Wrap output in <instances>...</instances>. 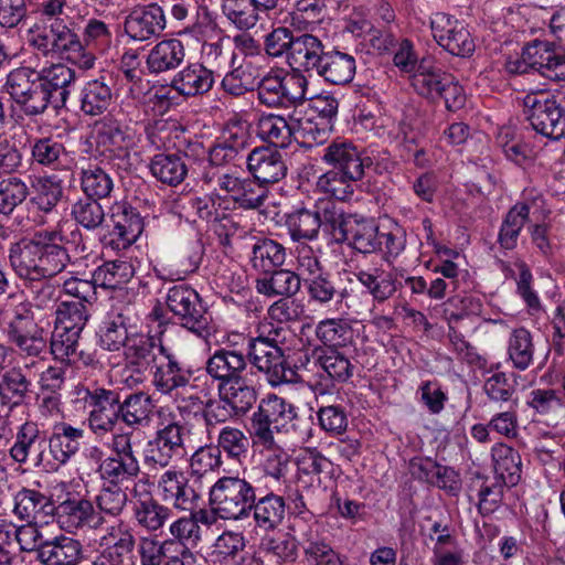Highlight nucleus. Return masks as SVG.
I'll list each match as a JSON object with an SVG mask.
<instances>
[{
    "label": "nucleus",
    "mask_w": 565,
    "mask_h": 565,
    "mask_svg": "<svg viewBox=\"0 0 565 565\" xmlns=\"http://www.w3.org/2000/svg\"><path fill=\"white\" fill-rule=\"evenodd\" d=\"M523 46L533 72L550 81H565V54L554 42L534 39Z\"/></svg>",
    "instance_id": "19"
},
{
    "label": "nucleus",
    "mask_w": 565,
    "mask_h": 565,
    "mask_svg": "<svg viewBox=\"0 0 565 565\" xmlns=\"http://www.w3.org/2000/svg\"><path fill=\"white\" fill-rule=\"evenodd\" d=\"M81 189L85 196L100 201L110 195L114 181L109 173L97 164H89L81 171Z\"/></svg>",
    "instance_id": "61"
},
{
    "label": "nucleus",
    "mask_w": 565,
    "mask_h": 565,
    "mask_svg": "<svg viewBox=\"0 0 565 565\" xmlns=\"http://www.w3.org/2000/svg\"><path fill=\"white\" fill-rule=\"evenodd\" d=\"M536 200L542 201V196L533 198V202L531 203L530 196L525 195L522 201L516 202L505 213L497 239L502 249L513 250L518 246L522 228L529 222L532 204H534Z\"/></svg>",
    "instance_id": "32"
},
{
    "label": "nucleus",
    "mask_w": 565,
    "mask_h": 565,
    "mask_svg": "<svg viewBox=\"0 0 565 565\" xmlns=\"http://www.w3.org/2000/svg\"><path fill=\"white\" fill-rule=\"evenodd\" d=\"M50 437L60 450L65 461L70 460L78 452L81 441L85 437V430L82 427H75L67 422H57L53 425Z\"/></svg>",
    "instance_id": "62"
},
{
    "label": "nucleus",
    "mask_w": 565,
    "mask_h": 565,
    "mask_svg": "<svg viewBox=\"0 0 565 565\" xmlns=\"http://www.w3.org/2000/svg\"><path fill=\"white\" fill-rule=\"evenodd\" d=\"M507 351L515 370H527L533 363L535 351L531 332L524 327L514 329L509 337Z\"/></svg>",
    "instance_id": "59"
},
{
    "label": "nucleus",
    "mask_w": 565,
    "mask_h": 565,
    "mask_svg": "<svg viewBox=\"0 0 565 565\" xmlns=\"http://www.w3.org/2000/svg\"><path fill=\"white\" fill-rule=\"evenodd\" d=\"M35 75L45 87L54 108L65 107L70 98L68 87L76 79L75 71L63 63H55L40 71L35 70Z\"/></svg>",
    "instance_id": "31"
},
{
    "label": "nucleus",
    "mask_w": 565,
    "mask_h": 565,
    "mask_svg": "<svg viewBox=\"0 0 565 565\" xmlns=\"http://www.w3.org/2000/svg\"><path fill=\"white\" fill-rule=\"evenodd\" d=\"M83 558L82 543L63 534L45 540L35 556L42 565H78Z\"/></svg>",
    "instance_id": "29"
},
{
    "label": "nucleus",
    "mask_w": 565,
    "mask_h": 565,
    "mask_svg": "<svg viewBox=\"0 0 565 565\" xmlns=\"http://www.w3.org/2000/svg\"><path fill=\"white\" fill-rule=\"evenodd\" d=\"M315 363L334 383H347L354 373V364L342 352L335 349H313Z\"/></svg>",
    "instance_id": "49"
},
{
    "label": "nucleus",
    "mask_w": 565,
    "mask_h": 565,
    "mask_svg": "<svg viewBox=\"0 0 565 565\" xmlns=\"http://www.w3.org/2000/svg\"><path fill=\"white\" fill-rule=\"evenodd\" d=\"M356 73L355 57L337 47L326 50L316 75L334 86L350 84Z\"/></svg>",
    "instance_id": "28"
},
{
    "label": "nucleus",
    "mask_w": 565,
    "mask_h": 565,
    "mask_svg": "<svg viewBox=\"0 0 565 565\" xmlns=\"http://www.w3.org/2000/svg\"><path fill=\"white\" fill-rule=\"evenodd\" d=\"M256 291L267 298L296 296L301 289L300 275L282 267L257 274Z\"/></svg>",
    "instance_id": "33"
},
{
    "label": "nucleus",
    "mask_w": 565,
    "mask_h": 565,
    "mask_svg": "<svg viewBox=\"0 0 565 565\" xmlns=\"http://www.w3.org/2000/svg\"><path fill=\"white\" fill-rule=\"evenodd\" d=\"M28 42L44 57L63 58L83 70L95 64L94 53L87 51L77 33L58 18L49 24H34L28 32Z\"/></svg>",
    "instance_id": "1"
},
{
    "label": "nucleus",
    "mask_w": 565,
    "mask_h": 565,
    "mask_svg": "<svg viewBox=\"0 0 565 565\" xmlns=\"http://www.w3.org/2000/svg\"><path fill=\"white\" fill-rule=\"evenodd\" d=\"M295 134L294 127L281 115L263 114L257 120L258 137L275 149L287 148Z\"/></svg>",
    "instance_id": "54"
},
{
    "label": "nucleus",
    "mask_w": 565,
    "mask_h": 565,
    "mask_svg": "<svg viewBox=\"0 0 565 565\" xmlns=\"http://www.w3.org/2000/svg\"><path fill=\"white\" fill-rule=\"evenodd\" d=\"M30 204L42 215H51L57 211L64 195L62 181L55 175H39L31 182Z\"/></svg>",
    "instance_id": "40"
},
{
    "label": "nucleus",
    "mask_w": 565,
    "mask_h": 565,
    "mask_svg": "<svg viewBox=\"0 0 565 565\" xmlns=\"http://www.w3.org/2000/svg\"><path fill=\"white\" fill-rule=\"evenodd\" d=\"M322 162L343 172L349 180H362L365 170L373 164L372 158L364 149L359 148L352 141L335 139L331 141L321 156Z\"/></svg>",
    "instance_id": "14"
},
{
    "label": "nucleus",
    "mask_w": 565,
    "mask_h": 565,
    "mask_svg": "<svg viewBox=\"0 0 565 565\" xmlns=\"http://www.w3.org/2000/svg\"><path fill=\"white\" fill-rule=\"evenodd\" d=\"M31 158L38 166L51 170H64L72 161L64 143L53 137L35 139L31 146Z\"/></svg>",
    "instance_id": "48"
},
{
    "label": "nucleus",
    "mask_w": 565,
    "mask_h": 565,
    "mask_svg": "<svg viewBox=\"0 0 565 565\" xmlns=\"http://www.w3.org/2000/svg\"><path fill=\"white\" fill-rule=\"evenodd\" d=\"M109 216L113 227L102 239L104 247L117 253L127 250L141 235L143 218L126 200L113 203Z\"/></svg>",
    "instance_id": "11"
},
{
    "label": "nucleus",
    "mask_w": 565,
    "mask_h": 565,
    "mask_svg": "<svg viewBox=\"0 0 565 565\" xmlns=\"http://www.w3.org/2000/svg\"><path fill=\"white\" fill-rule=\"evenodd\" d=\"M348 238L344 244L358 253L373 254L383 250L380 228L372 217L358 214Z\"/></svg>",
    "instance_id": "46"
},
{
    "label": "nucleus",
    "mask_w": 565,
    "mask_h": 565,
    "mask_svg": "<svg viewBox=\"0 0 565 565\" xmlns=\"http://www.w3.org/2000/svg\"><path fill=\"white\" fill-rule=\"evenodd\" d=\"M45 431L40 429L38 423L26 420L18 427L15 440L9 449V454L14 462L24 465L28 462L30 456L33 458L41 446H45Z\"/></svg>",
    "instance_id": "42"
},
{
    "label": "nucleus",
    "mask_w": 565,
    "mask_h": 565,
    "mask_svg": "<svg viewBox=\"0 0 565 565\" xmlns=\"http://www.w3.org/2000/svg\"><path fill=\"white\" fill-rule=\"evenodd\" d=\"M491 457L497 479L507 487H515L522 475L520 452L507 444L498 443L491 449Z\"/></svg>",
    "instance_id": "47"
},
{
    "label": "nucleus",
    "mask_w": 565,
    "mask_h": 565,
    "mask_svg": "<svg viewBox=\"0 0 565 565\" xmlns=\"http://www.w3.org/2000/svg\"><path fill=\"white\" fill-rule=\"evenodd\" d=\"M163 9L157 3L135 8L125 19L124 30L134 42L157 39L166 29Z\"/></svg>",
    "instance_id": "18"
},
{
    "label": "nucleus",
    "mask_w": 565,
    "mask_h": 565,
    "mask_svg": "<svg viewBox=\"0 0 565 565\" xmlns=\"http://www.w3.org/2000/svg\"><path fill=\"white\" fill-rule=\"evenodd\" d=\"M159 358H152V386L162 395H172L179 390H195L207 394L206 374L203 370L186 364L172 348L162 340L158 343Z\"/></svg>",
    "instance_id": "4"
},
{
    "label": "nucleus",
    "mask_w": 565,
    "mask_h": 565,
    "mask_svg": "<svg viewBox=\"0 0 565 565\" xmlns=\"http://www.w3.org/2000/svg\"><path fill=\"white\" fill-rule=\"evenodd\" d=\"M248 173L265 186L282 180L287 175V166L282 154L269 146L252 149L245 158Z\"/></svg>",
    "instance_id": "20"
},
{
    "label": "nucleus",
    "mask_w": 565,
    "mask_h": 565,
    "mask_svg": "<svg viewBox=\"0 0 565 565\" xmlns=\"http://www.w3.org/2000/svg\"><path fill=\"white\" fill-rule=\"evenodd\" d=\"M297 468L301 482L313 487H323L340 477L341 468L334 465L317 448H307L297 458Z\"/></svg>",
    "instance_id": "24"
},
{
    "label": "nucleus",
    "mask_w": 565,
    "mask_h": 565,
    "mask_svg": "<svg viewBox=\"0 0 565 565\" xmlns=\"http://www.w3.org/2000/svg\"><path fill=\"white\" fill-rule=\"evenodd\" d=\"M324 52L326 46L318 36L303 33L296 36L292 50L289 52L288 64L311 75L319 70Z\"/></svg>",
    "instance_id": "36"
},
{
    "label": "nucleus",
    "mask_w": 565,
    "mask_h": 565,
    "mask_svg": "<svg viewBox=\"0 0 565 565\" xmlns=\"http://www.w3.org/2000/svg\"><path fill=\"white\" fill-rule=\"evenodd\" d=\"M522 114L531 128L545 138H565V92H530L522 98Z\"/></svg>",
    "instance_id": "7"
},
{
    "label": "nucleus",
    "mask_w": 565,
    "mask_h": 565,
    "mask_svg": "<svg viewBox=\"0 0 565 565\" xmlns=\"http://www.w3.org/2000/svg\"><path fill=\"white\" fill-rule=\"evenodd\" d=\"M250 438V435L248 436L243 429L226 425L220 429L215 447L221 456L224 455L228 460L242 463L248 458Z\"/></svg>",
    "instance_id": "53"
},
{
    "label": "nucleus",
    "mask_w": 565,
    "mask_h": 565,
    "mask_svg": "<svg viewBox=\"0 0 565 565\" xmlns=\"http://www.w3.org/2000/svg\"><path fill=\"white\" fill-rule=\"evenodd\" d=\"M356 216V213H348L334 202L328 201L321 204V230L332 243L342 245L349 239Z\"/></svg>",
    "instance_id": "44"
},
{
    "label": "nucleus",
    "mask_w": 565,
    "mask_h": 565,
    "mask_svg": "<svg viewBox=\"0 0 565 565\" xmlns=\"http://www.w3.org/2000/svg\"><path fill=\"white\" fill-rule=\"evenodd\" d=\"M9 262L20 279L43 282L64 271L72 258L62 244L18 242L9 249Z\"/></svg>",
    "instance_id": "2"
},
{
    "label": "nucleus",
    "mask_w": 565,
    "mask_h": 565,
    "mask_svg": "<svg viewBox=\"0 0 565 565\" xmlns=\"http://www.w3.org/2000/svg\"><path fill=\"white\" fill-rule=\"evenodd\" d=\"M96 147L107 159L128 160L135 146L130 129L113 116H104L96 124Z\"/></svg>",
    "instance_id": "16"
},
{
    "label": "nucleus",
    "mask_w": 565,
    "mask_h": 565,
    "mask_svg": "<svg viewBox=\"0 0 565 565\" xmlns=\"http://www.w3.org/2000/svg\"><path fill=\"white\" fill-rule=\"evenodd\" d=\"M183 433L184 427L177 422L158 429L143 450L146 469L157 472L167 468L174 457L182 456L185 450Z\"/></svg>",
    "instance_id": "12"
},
{
    "label": "nucleus",
    "mask_w": 565,
    "mask_h": 565,
    "mask_svg": "<svg viewBox=\"0 0 565 565\" xmlns=\"http://www.w3.org/2000/svg\"><path fill=\"white\" fill-rule=\"evenodd\" d=\"M315 334L326 349L339 350L353 340L352 327L347 320L340 318H328L319 321Z\"/></svg>",
    "instance_id": "57"
},
{
    "label": "nucleus",
    "mask_w": 565,
    "mask_h": 565,
    "mask_svg": "<svg viewBox=\"0 0 565 565\" xmlns=\"http://www.w3.org/2000/svg\"><path fill=\"white\" fill-rule=\"evenodd\" d=\"M71 402L75 409L87 412L88 428L98 437L111 434L120 425L119 388L79 383L72 391Z\"/></svg>",
    "instance_id": "3"
},
{
    "label": "nucleus",
    "mask_w": 565,
    "mask_h": 565,
    "mask_svg": "<svg viewBox=\"0 0 565 565\" xmlns=\"http://www.w3.org/2000/svg\"><path fill=\"white\" fill-rule=\"evenodd\" d=\"M285 226L292 242L315 241L321 230V205L301 207L285 215Z\"/></svg>",
    "instance_id": "43"
},
{
    "label": "nucleus",
    "mask_w": 565,
    "mask_h": 565,
    "mask_svg": "<svg viewBox=\"0 0 565 565\" xmlns=\"http://www.w3.org/2000/svg\"><path fill=\"white\" fill-rule=\"evenodd\" d=\"M296 417V407L291 403L277 394H267L259 401L250 417V437L254 445L273 450L276 446L274 429L285 428Z\"/></svg>",
    "instance_id": "9"
},
{
    "label": "nucleus",
    "mask_w": 565,
    "mask_h": 565,
    "mask_svg": "<svg viewBox=\"0 0 565 565\" xmlns=\"http://www.w3.org/2000/svg\"><path fill=\"white\" fill-rule=\"evenodd\" d=\"M4 87L28 118L42 116L53 103L43 84L36 78L35 68L29 66L12 70L7 76Z\"/></svg>",
    "instance_id": "10"
},
{
    "label": "nucleus",
    "mask_w": 565,
    "mask_h": 565,
    "mask_svg": "<svg viewBox=\"0 0 565 565\" xmlns=\"http://www.w3.org/2000/svg\"><path fill=\"white\" fill-rule=\"evenodd\" d=\"M158 489L162 499L171 502L175 509L193 511L199 507L201 493L182 471L166 470L158 480Z\"/></svg>",
    "instance_id": "23"
},
{
    "label": "nucleus",
    "mask_w": 565,
    "mask_h": 565,
    "mask_svg": "<svg viewBox=\"0 0 565 565\" xmlns=\"http://www.w3.org/2000/svg\"><path fill=\"white\" fill-rule=\"evenodd\" d=\"M0 320L6 324L9 342L23 355L38 358L45 352L46 331L36 322L31 302L4 303L0 309Z\"/></svg>",
    "instance_id": "6"
},
{
    "label": "nucleus",
    "mask_w": 565,
    "mask_h": 565,
    "mask_svg": "<svg viewBox=\"0 0 565 565\" xmlns=\"http://www.w3.org/2000/svg\"><path fill=\"white\" fill-rule=\"evenodd\" d=\"M248 365L246 353L231 345L216 349L205 361L203 373L206 374V385L209 377L216 382V386L227 384L244 375Z\"/></svg>",
    "instance_id": "17"
},
{
    "label": "nucleus",
    "mask_w": 565,
    "mask_h": 565,
    "mask_svg": "<svg viewBox=\"0 0 565 565\" xmlns=\"http://www.w3.org/2000/svg\"><path fill=\"white\" fill-rule=\"evenodd\" d=\"M216 388L221 401L232 407L236 417L245 416L257 402V390L245 376Z\"/></svg>",
    "instance_id": "45"
},
{
    "label": "nucleus",
    "mask_w": 565,
    "mask_h": 565,
    "mask_svg": "<svg viewBox=\"0 0 565 565\" xmlns=\"http://www.w3.org/2000/svg\"><path fill=\"white\" fill-rule=\"evenodd\" d=\"M61 527L67 532L82 529L97 530L106 520L96 512L92 500L78 493L67 492L65 498L55 505L54 513Z\"/></svg>",
    "instance_id": "15"
},
{
    "label": "nucleus",
    "mask_w": 565,
    "mask_h": 565,
    "mask_svg": "<svg viewBox=\"0 0 565 565\" xmlns=\"http://www.w3.org/2000/svg\"><path fill=\"white\" fill-rule=\"evenodd\" d=\"M190 164L186 163L180 153L158 152L149 162L151 175L162 184L175 188L188 177Z\"/></svg>",
    "instance_id": "41"
},
{
    "label": "nucleus",
    "mask_w": 565,
    "mask_h": 565,
    "mask_svg": "<svg viewBox=\"0 0 565 565\" xmlns=\"http://www.w3.org/2000/svg\"><path fill=\"white\" fill-rule=\"evenodd\" d=\"M130 318L126 309L111 308L97 331V343L107 352H118L127 344Z\"/></svg>",
    "instance_id": "34"
},
{
    "label": "nucleus",
    "mask_w": 565,
    "mask_h": 565,
    "mask_svg": "<svg viewBox=\"0 0 565 565\" xmlns=\"http://www.w3.org/2000/svg\"><path fill=\"white\" fill-rule=\"evenodd\" d=\"M81 338L82 333H76L75 330L67 331L54 328L50 340V353L53 359L64 366H73Z\"/></svg>",
    "instance_id": "63"
},
{
    "label": "nucleus",
    "mask_w": 565,
    "mask_h": 565,
    "mask_svg": "<svg viewBox=\"0 0 565 565\" xmlns=\"http://www.w3.org/2000/svg\"><path fill=\"white\" fill-rule=\"evenodd\" d=\"M185 58V46L175 38L159 41L148 53L146 65L151 74L177 70Z\"/></svg>",
    "instance_id": "39"
},
{
    "label": "nucleus",
    "mask_w": 565,
    "mask_h": 565,
    "mask_svg": "<svg viewBox=\"0 0 565 565\" xmlns=\"http://www.w3.org/2000/svg\"><path fill=\"white\" fill-rule=\"evenodd\" d=\"M259 489L246 478L223 476L210 488L211 509L222 519L243 521L250 518L252 505Z\"/></svg>",
    "instance_id": "8"
},
{
    "label": "nucleus",
    "mask_w": 565,
    "mask_h": 565,
    "mask_svg": "<svg viewBox=\"0 0 565 565\" xmlns=\"http://www.w3.org/2000/svg\"><path fill=\"white\" fill-rule=\"evenodd\" d=\"M519 379L515 372L497 371L484 380L482 391L493 403L518 406Z\"/></svg>",
    "instance_id": "51"
},
{
    "label": "nucleus",
    "mask_w": 565,
    "mask_h": 565,
    "mask_svg": "<svg viewBox=\"0 0 565 565\" xmlns=\"http://www.w3.org/2000/svg\"><path fill=\"white\" fill-rule=\"evenodd\" d=\"M246 540L243 533L224 531L213 544L212 557L221 565H236L239 556L243 555Z\"/></svg>",
    "instance_id": "64"
},
{
    "label": "nucleus",
    "mask_w": 565,
    "mask_h": 565,
    "mask_svg": "<svg viewBox=\"0 0 565 565\" xmlns=\"http://www.w3.org/2000/svg\"><path fill=\"white\" fill-rule=\"evenodd\" d=\"M255 527L268 533L276 531L284 522L286 515V500L273 491L258 490L252 505Z\"/></svg>",
    "instance_id": "27"
},
{
    "label": "nucleus",
    "mask_w": 565,
    "mask_h": 565,
    "mask_svg": "<svg viewBox=\"0 0 565 565\" xmlns=\"http://www.w3.org/2000/svg\"><path fill=\"white\" fill-rule=\"evenodd\" d=\"M12 514L21 522H39L52 515V498L35 488L22 487L12 497Z\"/></svg>",
    "instance_id": "26"
},
{
    "label": "nucleus",
    "mask_w": 565,
    "mask_h": 565,
    "mask_svg": "<svg viewBox=\"0 0 565 565\" xmlns=\"http://www.w3.org/2000/svg\"><path fill=\"white\" fill-rule=\"evenodd\" d=\"M93 503L100 516L118 518L127 507L128 493L121 484L103 482Z\"/></svg>",
    "instance_id": "60"
},
{
    "label": "nucleus",
    "mask_w": 565,
    "mask_h": 565,
    "mask_svg": "<svg viewBox=\"0 0 565 565\" xmlns=\"http://www.w3.org/2000/svg\"><path fill=\"white\" fill-rule=\"evenodd\" d=\"M79 303L60 300L54 311V328L83 333L92 318V308Z\"/></svg>",
    "instance_id": "58"
},
{
    "label": "nucleus",
    "mask_w": 565,
    "mask_h": 565,
    "mask_svg": "<svg viewBox=\"0 0 565 565\" xmlns=\"http://www.w3.org/2000/svg\"><path fill=\"white\" fill-rule=\"evenodd\" d=\"M216 83L215 72L203 62H190L171 81V88L184 98L206 96Z\"/></svg>",
    "instance_id": "21"
},
{
    "label": "nucleus",
    "mask_w": 565,
    "mask_h": 565,
    "mask_svg": "<svg viewBox=\"0 0 565 565\" xmlns=\"http://www.w3.org/2000/svg\"><path fill=\"white\" fill-rule=\"evenodd\" d=\"M286 257V247L281 243L262 237L252 246L249 263L257 274H262L282 267Z\"/></svg>",
    "instance_id": "50"
},
{
    "label": "nucleus",
    "mask_w": 565,
    "mask_h": 565,
    "mask_svg": "<svg viewBox=\"0 0 565 565\" xmlns=\"http://www.w3.org/2000/svg\"><path fill=\"white\" fill-rule=\"evenodd\" d=\"M309 301L320 306H328L331 302H342L349 298L350 292L343 287L338 275L321 270L311 277L303 278Z\"/></svg>",
    "instance_id": "30"
},
{
    "label": "nucleus",
    "mask_w": 565,
    "mask_h": 565,
    "mask_svg": "<svg viewBox=\"0 0 565 565\" xmlns=\"http://www.w3.org/2000/svg\"><path fill=\"white\" fill-rule=\"evenodd\" d=\"M97 472L103 482L121 484L139 476L140 465L138 458L110 455L100 462Z\"/></svg>",
    "instance_id": "55"
},
{
    "label": "nucleus",
    "mask_w": 565,
    "mask_h": 565,
    "mask_svg": "<svg viewBox=\"0 0 565 565\" xmlns=\"http://www.w3.org/2000/svg\"><path fill=\"white\" fill-rule=\"evenodd\" d=\"M431 31L438 45L451 55L462 58L472 56L476 43L463 21L438 12L431 19Z\"/></svg>",
    "instance_id": "13"
},
{
    "label": "nucleus",
    "mask_w": 565,
    "mask_h": 565,
    "mask_svg": "<svg viewBox=\"0 0 565 565\" xmlns=\"http://www.w3.org/2000/svg\"><path fill=\"white\" fill-rule=\"evenodd\" d=\"M355 277L377 302L386 301L397 290L395 275L383 268L360 269L355 273Z\"/></svg>",
    "instance_id": "52"
},
{
    "label": "nucleus",
    "mask_w": 565,
    "mask_h": 565,
    "mask_svg": "<svg viewBox=\"0 0 565 565\" xmlns=\"http://www.w3.org/2000/svg\"><path fill=\"white\" fill-rule=\"evenodd\" d=\"M28 370L29 365L12 366L0 376V413L11 414L26 404L32 387Z\"/></svg>",
    "instance_id": "25"
},
{
    "label": "nucleus",
    "mask_w": 565,
    "mask_h": 565,
    "mask_svg": "<svg viewBox=\"0 0 565 565\" xmlns=\"http://www.w3.org/2000/svg\"><path fill=\"white\" fill-rule=\"evenodd\" d=\"M132 519L136 525L148 533L161 531L172 519V509L161 503L151 491H132Z\"/></svg>",
    "instance_id": "22"
},
{
    "label": "nucleus",
    "mask_w": 565,
    "mask_h": 565,
    "mask_svg": "<svg viewBox=\"0 0 565 565\" xmlns=\"http://www.w3.org/2000/svg\"><path fill=\"white\" fill-rule=\"evenodd\" d=\"M153 407L148 393L137 391L122 394V390H119V418L120 424L127 428L135 430L147 426L151 420Z\"/></svg>",
    "instance_id": "35"
},
{
    "label": "nucleus",
    "mask_w": 565,
    "mask_h": 565,
    "mask_svg": "<svg viewBox=\"0 0 565 565\" xmlns=\"http://www.w3.org/2000/svg\"><path fill=\"white\" fill-rule=\"evenodd\" d=\"M236 54L231 58V70L221 81V89L232 97L238 98L255 89L256 77L253 75L250 63L235 66Z\"/></svg>",
    "instance_id": "56"
},
{
    "label": "nucleus",
    "mask_w": 565,
    "mask_h": 565,
    "mask_svg": "<svg viewBox=\"0 0 565 565\" xmlns=\"http://www.w3.org/2000/svg\"><path fill=\"white\" fill-rule=\"evenodd\" d=\"M113 104V89L110 78L100 75L97 78L87 81L79 92V109L84 115L100 116Z\"/></svg>",
    "instance_id": "38"
},
{
    "label": "nucleus",
    "mask_w": 565,
    "mask_h": 565,
    "mask_svg": "<svg viewBox=\"0 0 565 565\" xmlns=\"http://www.w3.org/2000/svg\"><path fill=\"white\" fill-rule=\"evenodd\" d=\"M452 74L434 65L426 58L420 60L416 72L411 76V85L420 97L437 103L440 90Z\"/></svg>",
    "instance_id": "37"
},
{
    "label": "nucleus",
    "mask_w": 565,
    "mask_h": 565,
    "mask_svg": "<svg viewBox=\"0 0 565 565\" xmlns=\"http://www.w3.org/2000/svg\"><path fill=\"white\" fill-rule=\"evenodd\" d=\"M164 303L180 327L201 340L207 341L216 327L206 303L189 284H173L167 288Z\"/></svg>",
    "instance_id": "5"
}]
</instances>
